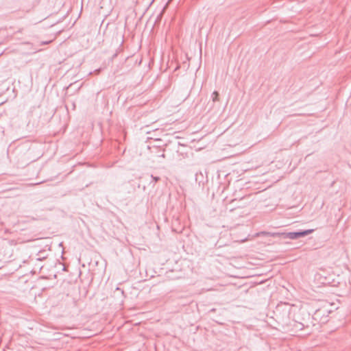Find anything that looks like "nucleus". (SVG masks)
I'll return each instance as SVG.
<instances>
[{
	"label": "nucleus",
	"instance_id": "1",
	"mask_svg": "<svg viewBox=\"0 0 351 351\" xmlns=\"http://www.w3.org/2000/svg\"><path fill=\"white\" fill-rule=\"evenodd\" d=\"M314 229L308 230H300L295 232H286V234H282V239H289L291 240H295L301 237H304L314 232Z\"/></svg>",
	"mask_w": 351,
	"mask_h": 351
},
{
	"label": "nucleus",
	"instance_id": "4",
	"mask_svg": "<svg viewBox=\"0 0 351 351\" xmlns=\"http://www.w3.org/2000/svg\"><path fill=\"white\" fill-rule=\"evenodd\" d=\"M261 234L266 236H271L272 237H281L282 234H286V232H261Z\"/></svg>",
	"mask_w": 351,
	"mask_h": 351
},
{
	"label": "nucleus",
	"instance_id": "8",
	"mask_svg": "<svg viewBox=\"0 0 351 351\" xmlns=\"http://www.w3.org/2000/svg\"><path fill=\"white\" fill-rule=\"evenodd\" d=\"M50 42H51V41L45 42V43H43V44H48V43H49Z\"/></svg>",
	"mask_w": 351,
	"mask_h": 351
},
{
	"label": "nucleus",
	"instance_id": "6",
	"mask_svg": "<svg viewBox=\"0 0 351 351\" xmlns=\"http://www.w3.org/2000/svg\"><path fill=\"white\" fill-rule=\"evenodd\" d=\"M295 327L299 330H302L304 327V324L299 322L296 324Z\"/></svg>",
	"mask_w": 351,
	"mask_h": 351
},
{
	"label": "nucleus",
	"instance_id": "7",
	"mask_svg": "<svg viewBox=\"0 0 351 351\" xmlns=\"http://www.w3.org/2000/svg\"><path fill=\"white\" fill-rule=\"evenodd\" d=\"M151 178H152V180L154 182H158L160 180V177H158V176H154L153 175L151 176Z\"/></svg>",
	"mask_w": 351,
	"mask_h": 351
},
{
	"label": "nucleus",
	"instance_id": "2",
	"mask_svg": "<svg viewBox=\"0 0 351 351\" xmlns=\"http://www.w3.org/2000/svg\"><path fill=\"white\" fill-rule=\"evenodd\" d=\"M15 153L18 157L21 156V158H19V162L21 160V165H27L33 161L28 156L30 153H28V150L23 149V147L16 148Z\"/></svg>",
	"mask_w": 351,
	"mask_h": 351
},
{
	"label": "nucleus",
	"instance_id": "9",
	"mask_svg": "<svg viewBox=\"0 0 351 351\" xmlns=\"http://www.w3.org/2000/svg\"><path fill=\"white\" fill-rule=\"evenodd\" d=\"M117 56V53H114V54L113 55V57H112V58H115Z\"/></svg>",
	"mask_w": 351,
	"mask_h": 351
},
{
	"label": "nucleus",
	"instance_id": "5",
	"mask_svg": "<svg viewBox=\"0 0 351 351\" xmlns=\"http://www.w3.org/2000/svg\"><path fill=\"white\" fill-rule=\"evenodd\" d=\"M44 253H45V251H40L38 252V254H37V256H38L37 260H38V261L44 260L46 258V256H44Z\"/></svg>",
	"mask_w": 351,
	"mask_h": 351
},
{
	"label": "nucleus",
	"instance_id": "3",
	"mask_svg": "<svg viewBox=\"0 0 351 351\" xmlns=\"http://www.w3.org/2000/svg\"><path fill=\"white\" fill-rule=\"evenodd\" d=\"M211 103L209 101L208 103V106H210L209 110L213 109L217 106V108H219V93L217 91H214L211 95Z\"/></svg>",
	"mask_w": 351,
	"mask_h": 351
}]
</instances>
